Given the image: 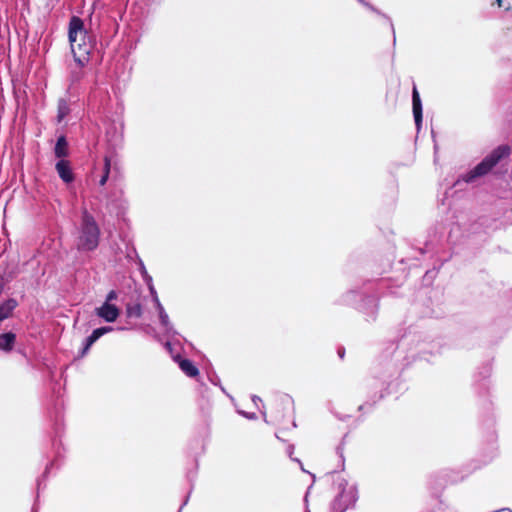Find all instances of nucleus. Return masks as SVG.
Wrapping results in <instances>:
<instances>
[{
	"mask_svg": "<svg viewBox=\"0 0 512 512\" xmlns=\"http://www.w3.org/2000/svg\"><path fill=\"white\" fill-rule=\"evenodd\" d=\"M69 41L75 61L81 66L85 65L89 59L91 44L86 41V33L80 18L73 17L70 21Z\"/></svg>",
	"mask_w": 512,
	"mask_h": 512,
	"instance_id": "nucleus-1",
	"label": "nucleus"
},
{
	"mask_svg": "<svg viewBox=\"0 0 512 512\" xmlns=\"http://www.w3.org/2000/svg\"><path fill=\"white\" fill-rule=\"evenodd\" d=\"M100 230L93 218L86 210L82 214V221L78 231L76 246L79 251H92L99 244Z\"/></svg>",
	"mask_w": 512,
	"mask_h": 512,
	"instance_id": "nucleus-2",
	"label": "nucleus"
},
{
	"mask_svg": "<svg viewBox=\"0 0 512 512\" xmlns=\"http://www.w3.org/2000/svg\"><path fill=\"white\" fill-rule=\"evenodd\" d=\"M508 154V148L499 147L495 149L490 155H488L481 163H479L472 171L467 173L464 177L466 182L474 180L476 177L485 175L497 162Z\"/></svg>",
	"mask_w": 512,
	"mask_h": 512,
	"instance_id": "nucleus-3",
	"label": "nucleus"
},
{
	"mask_svg": "<svg viewBox=\"0 0 512 512\" xmlns=\"http://www.w3.org/2000/svg\"><path fill=\"white\" fill-rule=\"evenodd\" d=\"M339 493L335 499V507L340 512H343L348 507L352 506L358 497L357 487L353 483L341 480L338 483Z\"/></svg>",
	"mask_w": 512,
	"mask_h": 512,
	"instance_id": "nucleus-4",
	"label": "nucleus"
},
{
	"mask_svg": "<svg viewBox=\"0 0 512 512\" xmlns=\"http://www.w3.org/2000/svg\"><path fill=\"white\" fill-rule=\"evenodd\" d=\"M119 309L108 302L96 309V314L107 322H114L119 316Z\"/></svg>",
	"mask_w": 512,
	"mask_h": 512,
	"instance_id": "nucleus-5",
	"label": "nucleus"
},
{
	"mask_svg": "<svg viewBox=\"0 0 512 512\" xmlns=\"http://www.w3.org/2000/svg\"><path fill=\"white\" fill-rule=\"evenodd\" d=\"M56 170L59 174V177L66 183H70L73 181L74 179V176H73V173H72V170L70 168V165L67 161L65 160H60L57 164H56Z\"/></svg>",
	"mask_w": 512,
	"mask_h": 512,
	"instance_id": "nucleus-6",
	"label": "nucleus"
},
{
	"mask_svg": "<svg viewBox=\"0 0 512 512\" xmlns=\"http://www.w3.org/2000/svg\"><path fill=\"white\" fill-rule=\"evenodd\" d=\"M181 370L189 377H195L199 374L197 367L188 359H182L179 356L174 357Z\"/></svg>",
	"mask_w": 512,
	"mask_h": 512,
	"instance_id": "nucleus-7",
	"label": "nucleus"
},
{
	"mask_svg": "<svg viewBox=\"0 0 512 512\" xmlns=\"http://www.w3.org/2000/svg\"><path fill=\"white\" fill-rule=\"evenodd\" d=\"M413 114L415 118V123L417 128L419 129L422 122V105L419 93L416 88L413 89Z\"/></svg>",
	"mask_w": 512,
	"mask_h": 512,
	"instance_id": "nucleus-8",
	"label": "nucleus"
},
{
	"mask_svg": "<svg viewBox=\"0 0 512 512\" xmlns=\"http://www.w3.org/2000/svg\"><path fill=\"white\" fill-rule=\"evenodd\" d=\"M113 330L112 327H100L95 329L92 334L86 339V344L83 349V355L89 350V348L92 346V344L97 341L101 336L104 334H107Z\"/></svg>",
	"mask_w": 512,
	"mask_h": 512,
	"instance_id": "nucleus-9",
	"label": "nucleus"
},
{
	"mask_svg": "<svg viewBox=\"0 0 512 512\" xmlns=\"http://www.w3.org/2000/svg\"><path fill=\"white\" fill-rule=\"evenodd\" d=\"M15 334L8 332L0 335V349L3 351L12 350L15 343Z\"/></svg>",
	"mask_w": 512,
	"mask_h": 512,
	"instance_id": "nucleus-10",
	"label": "nucleus"
},
{
	"mask_svg": "<svg viewBox=\"0 0 512 512\" xmlns=\"http://www.w3.org/2000/svg\"><path fill=\"white\" fill-rule=\"evenodd\" d=\"M17 302L14 299H9L0 305V322L8 318L12 311L16 308Z\"/></svg>",
	"mask_w": 512,
	"mask_h": 512,
	"instance_id": "nucleus-11",
	"label": "nucleus"
},
{
	"mask_svg": "<svg viewBox=\"0 0 512 512\" xmlns=\"http://www.w3.org/2000/svg\"><path fill=\"white\" fill-rule=\"evenodd\" d=\"M158 315H159V319H160V323H161L162 327L167 332H170L172 330V325H171L169 316L166 313L165 309L161 308L160 310H158Z\"/></svg>",
	"mask_w": 512,
	"mask_h": 512,
	"instance_id": "nucleus-12",
	"label": "nucleus"
},
{
	"mask_svg": "<svg viewBox=\"0 0 512 512\" xmlns=\"http://www.w3.org/2000/svg\"><path fill=\"white\" fill-rule=\"evenodd\" d=\"M67 153V142L64 137H60L57 140L56 146H55V154L57 157H63Z\"/></svg>",
	"mask_w": 512,
	"mask_h": 512,
	"instance_id": "nucleus-13",
	"label": "nucleus"
},
{
	"mask_svg": "<svg viewBox=\"0 0 512 512\" xmlns=\"http://www.w3.org/2000/svg\"><path fill=\"white\" fill-rule=\"evenodd\" d=\"M68 111H69V109H68L66 102L60 101L58 104V115H57L58 122H61L64 119V117L68 114Z\"/></svg>",
	"mask_w": 512,
	"mask_h": 512,
	"instance_id": "nucleus-14",
	"label": "nucleus"
},
{
	"mask_svg": "<svg viewBox=\"0 0 512 512\" xmlns=\"http://www.w3.org/2000/svg\"><path fill=\"white\" fill-rule=\"evenodd\" d=\"M127 313L129 316L140 317L142 314L141 306L136 305L134 307H130V308H128Z\"/></svg>",
	"mask_w": 512,
	"mask_h": 512,
	"instance_id": "nucleus-15",
	"label": "nucleus"
},
{
	"mask_svg": "<svg viewBox=\"0 0 512 512\" xmlns=\"http://www.w3.org/2000/svg\"><path fill=\"white\" fill-rule=\"evenodd\" d=\"M147 283H148V287H149V291H150V294H151V297L155 296V295H158L157 294V291L156 289L154 288V285L152 283V278L151 277H148L147 278Z\"/></svg>",
	"mask_w": 512,
	"mask_h": 512,
	"instance_id": "nucleus-16",
	"label": "nucleus"
},
{
	"mask_svg": "<svg viewBox=\"0 0 512 512\" xmlns=\"http://www.w3.org/2000/svg\"><path fill=\"white\" fill-rule=\"evenodd\" d=\"M152 301H153L157 311L160 310L161 308H164L163 305L160 302V299H159L158 295L153 296L152 297Z\"/></svg>",
	"mask_w": 512,
	"mask_h": 512,
	"instance_id": "nucleus-17",
	"label": "nucleus"
},
{
	"mask_svg": "<svg viewBox=\"0 0 512 512\" xmlns=\"http://www.w3.org/2000/svg\"><path fill=\"white\" fill-rule=\"evenodd\" d=\"M111 161L108 157L104 159V173H110Z\"/></svg>",
	"mask_w": 512,
	"mask_h": 512,
	"instance_id": "nucleus-18",
	"label": "nucleus"
},
{
	"mask_svg": "<svg viewBox=\"0 0 512 512\" xmlns=\"http://www.w3.org/2000/svg\"><path fill=\"white\" fill-rule=\"evenodd\" d=\"M116 298H117V293L112 290L108 293L105 302L111 303V301L115 300Z\"/></svg>",
	"mask_w": 512,
	"mask_h": 512,
	"instance_id": "nucleus-19",
	"label": "nucleus"
},
{
	"mask_svg": "<svg viewBox=\"0 0 512 512\" xmlns=\"http://www.w3.org/2000/svg\"><path fill=\"white\" fill-rule=\"evenodd\" d=\"M108 178H109V174L108 173H104L103 176L101 177V179L99 180V184L101 186H104L106 184Z\"/></svg>",
	"mask_w": 512,
	"mask_h": 512,
	"instance_id": "nucleus-20",
	"label": "nucleus"
},
{
	"mask_svg": "<svg viewBox=\"0 0 512 512\" xmlns=\"http://www.w3.org/2000/svg\"><path fill=\"white\" fill-rule=\"evenodd\" d=\"M496 3H497L499 8L504 7L505 10H510V6L509 5H505L504 0H496Z\"/></svg>",
	"mask_w": 512,
	"mask_h": 512,
	"instance_id": "nucleus-21",
	"label": "nucleus"
},
{
	"mask_svg": "<svg viewBox=\"0 0 512 512\" xmlns=\"http://www.w3.org/2000/svg\"><path fill=\"white\" fill-rule=\"evenodd\" d=\"M245 417L249 418V419H254L255 418V415L254 414H246V413H242Z\"/></svg>",
	"mask_w": 512,
	"mask_h": 512,
	"instance_id": "nucleus-22",
	"label": "nucleus"
},
{
	"mask_svg": "<svg viewBox=\"0 0 512 512\" xmlns=\"http://www.w3.org/2000/svg\"><path fill=\"white\" fill-rule=\"evenodd\" d=\"M252 400H253V402H254L255 404L257 403V401H261V399H260L259 397H257V396H254V397L252 398Z\"/></svg>",
	"mask_w": 512,
	"mask_h": 512,
	"instance_id": "nucleus-23",
	"label": "nucleus"
},
{
	"mask_svg": "<svg viewBox=\"0 0 512 512\" xmlns=\"http://www.w3.org/2000/svg\"><path fill=\"white\" fill-rule=\"evenodd\" d=\"M166 347H167L168 349H170V343H167V344H166Z\"/></svg>",
	"mask_w": 512,
	"mask_h": 512,
	"instance_id": "nucleus-24",
	"label": "nucleus"
}]
</instances>
